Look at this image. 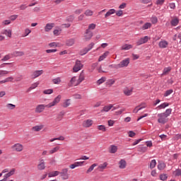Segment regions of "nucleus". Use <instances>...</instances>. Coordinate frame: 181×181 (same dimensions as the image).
Masks as SVG:
<instances>
[{"mask_svg": "<svg viewBox=\"0 0 181 181\" xmlns=\"http://www.w3.org/2000/svg\"><path fill=\"white\" fill-rule=\"evenodd\" d=\"M60 100H62V96L59 95L56 97L52 103H49L48 105H38L36 106L35 112L36 114H41L43 112L46 108H52V107H54V105H57L59 103H60Z\"/></svg>", "mask_w": 181, "mask_h": 181, "instance_id": "1", "label": "nucleus"}, {"mask_svg": "<svg viewBox=\"0 0 181 181\" xmlns=\"http://www.w3.org/2000/svg\"><path fill=\"white\" fill-rule=\"evenodd\" d=\"M94 45H95L94 42H91L90 44H89L88 45V47L81 49L80 51L81 56H84V54H87V53H88L90 52V50H91V49H93V47H94Z\"/></svg>", "mask_w": 181, "mask_h": 181, "instance_id": "2", "label": "nucleus"}, {"mask_svg": "<svg viewBox=\"0 0 181 181\" xmlns=\"http://www.w3.org/2000/svg\"><path fill=\"white\" fill-rule=\"evenodd\" d=\"M158 122L159 124H165L166 122H168V117L166 115L163 113H159L158 114Z\"/></svg>", "mask_w": 181, "mask_h": 181, "instance_id": "3", "label": "nucleus"}, {"mask_svg": "<svg viewBox=\"0 0 181 181\" xmlns=\"http://www.w3.org/2000/svg\"><path fill=\"white\" fill-rule=\"evenodd\" d=\"M128 64H129V58H127L120 62L119 64L115 66V69H122V67H128Z\"/></svg>", "mask_w": 181, "mask_h": 181, "instance_id": "4", "label": "nucleus"}, {"mask_svg": "<svg viewBox=\"0 0 181 181\" xmlns=\"http://www.w3.org/2000/svg\"><path fill=\"white\" fill-rule=\"evenodd\" d=\"M43 70H36L32 72L30 77L32 80H35V78H37V77H40L42 74H43Z\"/></svg>", "mask_w": 181, "mask_h": 181, "instance_id": "5", "label": "nucleus"}, {"mask_svg": "<svg viewBox=\"0 0 181 181\" xmlns=\"http://www.w3.org/2000/svg\"><path fill=\"white\" fill-rule=\"evenodd\" d=\"M11 149L16 152H22L23 151V145L17 143L11 146Z\"/></svg>", "mask_w": 181, "mask_h": 181, "instance_id": "6", "label": "nucleus"}, {"mask_svg": "<svg viewBox=\"0 0 181 181\" xmlns=\"http://www.w3.org/2000/svg\"><path fill=\"white\" fill-rule=\"evenodd\" d=\"M81 69H83V64H81V61L77 60L73 68L74 72L77 73V71H80Z\"/></svg>", "mask_w": 181, "mask_h": 181, "instance_id": "7", "label": "nucleus"}, {"mask_svg": "<svg viewBox=\"0 0 181 181\" xmlns=\"http://www.w3.org/2000/svg\"><path fill=\"white\" fill-rule=\"evenodd\" d=\"M59 173L63 180H67L69 179V168H63Z\"/></svg>", "mask_w": 181, "mask_h": 181, "instance_id": "8", "label": "nucleus"}, {"mask_svg": "<svg viewBox=\"0 0 181 181\" xmlns=\"http://www.w3.org/2000/svg\"><path fill=\"white\" fill-rule=\"evenodd\" d=\"M83 37L86 42H88V40H90L91 37H93V31L86 30L83 34Z\"/></svg>", "mask_w": 181, "mask_h": 181, "instance_id": "9", "label": "nucleus"}, {"mask_svg": "<svg viewBox=\"0 0 181 181\" xmlns=\"http://www.w3.org/2000/svg\"><path fill=\"white\" fill-rule=\"evenodd\" d=\"M148 40H149L148 36H145L144 37L140 38L137 42V46H141V45H144L145 43H148Z\"/></svg>", "mask_w": 181, "mask_h": 181, "instance_id": "10", "label": "nucleus"}, {"mask_svg": "<svg viewBox=\"0 0 181 181\" xmlns=\"http://www.w3.org/2000/svg\"><path fill=\"white\" fill-rule=\"evenodd\" d=\"M37 169L38 170H45V169H46L45 160L43 159L40 160V162L37 165Z\"/></svg>", "mask_w": 181, "mask_h": 181, "instance_id": "11", "label": "nucleus"}, {"mask_svg": "<svg viewBox=\"0 0 181 181\" xmlns=\"http://www.w3.org/2000/svg\"><path fill=\"white\" fill-rule=\"evenodd\" d=\"M93 124V120L88 119L84 120L82 125L83 127H84V128H90V127H92Z\"/></svg>", "mask_w": 181, "mask_h": 181, "instance_id": "12", "label": "nucleus"}, {"mask_svg": "<svg viewBox=\"0 0 181 181\" xmlns=\"http://www.w3.org/2000/svg\"><path fill=\"white\" fill-rule=\"evenodd\" d=\"M169 45V42H168V41L163 40L159 42L158 43V46L160 47V49H166V47H168Z\"/></svg>", "mask_w": 181, "mask_h": 181, "instance_id": "13", "label": "nucleus"}, {"mask_svg": "<svg viewBox=\"0 0 181 181\" xmlns=\"http://www.w3.org/2000/svg\"><path fill=\"white\" fill-rule=\"evenodd\" d=\"M1 35H5L7 37H12V30L4 29L1 32Z\"/></svg>", "mask_w": 181, "mask_h": 181, "instance_id": "14", "label": "nucleus"}, {"mask_svg": "<svg viewBox=\"0 0 181 181\" xmlns=\"http://www.w3.org/2000/svg\"><path fill=\"white\" fill-rule=\"evenodd\" d=\"M23 54H25V52H22V51H14V52H11V56L13 58L22 57V56H23Z\"/></svg>", "mask_w": 181, "mask_h": 181, "instance_id": "15", "label": "nucleus"}, {"mask_svg": "<svg viewBox=\"0 0 181 181\" xmlns=\"http://www.w3.org/2000/svg\"><path fill=\"white\" fill-rule=\"evenodd\" d=\"M54 28V23H47L45 27V32H50Z\"/></svg>", "mask_w": 181, "mask_h": 181, "instance_id": "16", "label": "nucleus"}, {"mask_svg": "<svg viewBox=\"0 0 181 181\" xmlns=\"http://www.w3.org/2000/svg\"><path fill=\"white\" fill-rule=\"evenodd\" d=\"M137 151L138 152H140V153H145V152H147L148 151V147L140 145L138 146Z\"/></svg>", "mask_w": 181, "mask_h": 181, "instance_id": "17", "label": "nucleus"}, {"mask_svg": "<svg viewBox=\"0 0 181 181\" xmlns=\"http://www.w3.org/2000/svg\"><path fill=\"white\" fill-rule=\"evenodd\" d=\"M85 78H86V74H84V71H82L78 79V84H80V83H82V81H84Z\"/></svg>", "mask_w": 181, "mask_h": 181, "instance_id": "18", "label": "nucleus"}, {"mask_svg": "<svg viewBox=\"0 0 181 181\" xmlns=\"http://www.w3.org/2000/svg\"><path fill=\"white\" fill-rule=\"evenodd\" d=\"M119 169H125V168H127V161L124 159L120 160L119 162Z\"/></svg>", "mask_w": 181, "mask_h": 181, "instance_id": "19", "label": "nucleus"}, {"mask_svg": "<svg viewBox=\"0 0 181 181\" xmlns=\"http://www.w3.org/2000/svg\"><path fill=\"white\" fill-rule=\"evenodd\" d=\"M172 71V67L168 66L163 69V73L161 76H167V74H169Z\"/></svg>", "mask_w": 181, "mask_h": 181, "instance_id": "20", "label": "nucleus"}, {"mask_svg": "<svg viewBox=\"0 0 181 181\" xmlns=\"http://www.w3.org/2000/svg\"><path fill=\"white\" fill-rule=\"evenodd\" d=\"M76 43V40L74 38H70L69 40H66V46H73Z\"/></svg>", "mask_w": 181, "mask_h": 181, "instance_id": "21", "label": "nucleus"}, {"mask_svg": "<svg viewBox=\"0 0 181 181\" xmlns=\"http://www.w3.org/2000/svg\"><path fill=\"white\" fill-rule=\"evenodd\" d=\"M114 13H115V9L112 8L110 9L105 15V18L107 19L108 18H110V16H111V15H114Z\"/></svg>", "mask_w": 181, "mask_h": 181, "instance_id": "22", "label": "nucleus"}, {"mask_svg": "<svg viewBox=\"0 0 181 181\" xmlns=\"http://www.w3.org/2000/svg\"><path fill=\"white\" fill-rule=\"evenodd\" d=\"M118 151L117 146L111 145L109 148L110 153H115Z\"/></svg>", "mask_w": 181, "mask_h": 181, "instance_id": "23", "label": "nucleus"}, {"mask_svg": "<svg viewBox=\"0 0 181 181\" xmlns=\"http://www.w3.org/2000/svg\"><path fill=\"white\" fill-rule=\"evenodd\" d=\"M113 107V105L112 104L105 106L102 110H100V112H108L111 108Z\"/></svg>", "mask_w": 181, "mask_h": 181, "instance_id": "24", "label": "nucleus"}, {"mask_svg": "<svg viewBox=\"0 0 181 181\" xmlns=\"http://www.w3.org/2000/svg\"><path fill=\"white\" fill-rule=\"evenodd\" d=\"M157 168L158 170H163V169L166 168V164L163 162H159L157 165Z\"/></svg>", "mask_w": 181, "mask_h": 181, "instance_id": "25", "label": "nucleus"}, {"mask_svg": "<svg viewBox=\"0 0 181 181\" xmlns=\"http://www.w3.org/2000/svg\"><path fill=\"white\" fill-rule=\"evenodd\" d=\"M109 54H110V52L108 51L105 52L103 55H101L99 57L98 62H103V60H104V59H106Z\"/></svg>", "mask_w": 181, "mask_h": 181, "instance_id": "26", "label": "nucleus"}, {"mask_svg": "<svg viewBox=\"0 0 181 181\" xmlns=\"http://www.w3.org/2000/svg\"><path fill=\"white\" fill-rule=\"evenodd\" d=\"M11 59H13L12 54L9 53L4 57V58L1 59V62H8V60H11Z\"/></svg>", "mask_w": 181, "mask_h": 181, "instance_id": "27", "label": "nucleus"}, {"mask_svg": "<svg viewBox=\"0 0 181 181\" xmlns=\"http://www.w3.org/2000/svg\"><path fill=\"white\" fill-rule=\"evenodd\" d=\"M107 166H108V163L105 162L103 164L99 165V166L98 167V170H100V172H103L104 169L107 168Z\"/></svg>", "mask_w": 181, "mask_h": 181, "instance_id": "28", "label": "nucleus"}, {"mask_svg": "<svg viewBox=\"0 0 181 181\" xmlns=\"http://www.w3.org/2000/svg\"><path fill=\"white\" fill-rule=\"evenodd\" d=\"M71 84H72V86H78V80L77 81V77L74 76L72 77V78L70 81Z\"/></svg>", "mask_w": 181, "mask_h": 181, "instance_id": "29", "label": "nucleus"}, {"mask_svg": "<svg viewBox=\"0 0 181 181\" xmlns=\"http://www.w3.org/2000/svg\"><path fill=\"white\" fill-rule=\"evenodd\" d=\"M123 93L125 95L129 96L132 95V89L126 88L124 89Z\"/></svg>", "mask_w": 181, "mask_h": 181, "instance_id": "30", "label": "nucleus"}, {"mask_svg": "<svg viewBox=\"0 0 181 181\" xmlns=\"http://www.w3.org/2000/svg\"><path fill=\"white\" fill-rule=\"evenodd\" d=\"M166 107H169V103H163L161 105H158L156 107V110H164V108H166Z\"/></svg>", "mask_w": 181, "mask_h": 181, "instance_id": "31", "label": "nucleus"}, {"mask_svg": "<svg viewBox=\"0 0 181 181\" xmlns=\"http://www.w3.org/2000/svg\"><path fill=\"white\" fill-rule=\"evenodd\" d=\"M70 101H71L70 99L65 100L62 104V107L64 108H67V107H69L70 104H71Z\"/></svg>", "mask_w": 181, "mask_h": 181, "instance_id": "32", "label": "nucleus"}, {"mask_svg": "<svg viewBox=\"0 0 181 181\" xmlns=\"http://www.w3.org/2000/svg\"><path fill=\"white\" fill-rule=\"evenodd\" d=\"M60 175V172L59 171H52L49 173H48L49 177H54V176H59Z\"/></svg>", "mask_w": 181, "mask_h": 181, "instance_id": "33", "label": "nucleus"}, {"mask_svg": "<svg viewBox=\"0 0 181 181\" xmlns=\"http://www.w3.org/2000/svg\"><path fill=\"white\" fill-rule=\"evenodd\" d=\"M44 128L43 125H37L33 127V131L35 132H39V131H42V129Z\"/></svg>", "mask_w": 181, "mask_h": 181, "instance_id": "34", "label": "nucleus"}, {"mask_svg": "<svg viewBox=\"0 0 181 181\" xmlns=\"http://www.w3.org/2000/svg\"><path fill=\"white\" fill-rule=\"evenodd\" d=\"M132 45L125 44L122 46V50H129V49H132Z\"/></svg>", "mask_w": 181, "mask_h": 181, "instance_id": "35", "label": "nucleus"}, {"mask_svg": "<svg viewBox=\"0 0 181 181\" xmlns=\"http://www.w3.org/2000/svg\"><path fill=\"white\" fill-rule=\"evenodd\" d=\"M65 114H66V112H64V111H61V112L58 114L57 117V119H58V121H62V119H63V117H64Z\"/></svg>", "mask_w": 181, "mask_h": 181, "instance_id": "36", "label": "nucleus"}, {"mask_svg": "<svg viewBox=\"0 0 181 181\" xmlns=\"http://www.w3.org/2000/svg\"><path fill=\"white\" fill-rule=\"evenodd\" d=\"M60 149V146H56L51 149L49 151V155H53V153H56V152H58V151Z\"/></svg>", "mask_w": 181, "mask_h": 181, "instance_id": "37", "label": "nucleus"}, {"mask_svg": "<svg viewBox=\"0 0 181 181\" xmlns=\"http://www.w3.org/2000/svg\"><path fill=\"white\" fill-rule=\"evenodd\" d=\"M152 24L151 23H146L142 27L141 29L143 30H146V29H149L150 28H151Z\"/></svg>", "mask_w": 181, "mask_h": 181, "instance_id": "38", "label": "nucleus"}, {"mask_svg": "<svg viewBox=\"0 0 181 181\" xmlns=\"http://www.w3.org/2000/svg\"><path fill=\"white\" fill-rule=\"evenodd\" d=\"M170 23L173 26H177V25L179 24V19L173 18V20H171Z\"/></svg>", "mask_w": 181, "mask_h": 181, "instance_id": "39", "label": "nucleus"}, {"mask_svg": "<svg viewBox=\"0 0 181 181\" xmlns=\"http://www.w3.org/2000/svg\"><path fill=\"white\" fill-rule=\"evenodd\" d=\"M97 129H98V131H101L102 132H105V131H107V128L104 125H98Z\"/></svg>", "mask_w": 181, "mask_h": 181, "instance_id": "40", "label": "nucleus"}, {"mask_svg": "<svg viewBox=\"0 0 181 181\" xmlns=\"http://www.w3.org/2000/svg\"><path fill=\"white\" fill-rule=\"evenodd\" d=\"M40 83L39 81H37L34 83H33L30 87L28 88L29 90H35V88H36V87H37V86H39Z\"/></svg>", "mask_w": 181, "mask_h": 181, "instance_id": "41", "label": "nucleus"}, {"mask_svg": "<svg viewBox=\"0 0 181 181\" xmlns=\"http://www.w3.org/2000/svg\"><path fill=\"white\" fill-rule=\"evenodd\" d=\"M32 33V30L29 28H26L24 31V34L22 35L23 37H26V36H29L30 33Z\"/></svg>", "mask_w": 181, "mask_h": 181, "instance_id": "42", "label": "nucleus"}, {"mask_svg": "<svg viewBox=\"0 0 181 181\" xmlns=\"http://www.w3.org/2000/svg\"><path fill=\"white\" fill-rule=\"evenodd\" d=\"M95 166H97V163H94L92 165H90L89 168L87 170L86 173H90V172H93Z\"/></svg>", "mask_w": 181, "mask_h": 181, "instance_id": "43", "label": "nucleus"}, {"mask_svg": "<svg viewBox=\"0 0 181 181\" xmlns=\"http://www.w3.org/2000/svg\"><path fill=\"white\" fill-rule=\"evenodd\" d=\"M52 83L54 84H60V83H62V79H60V77L55 78L52 79Z\"/></svg>", "mask_w": 181, "mask_h": 181, "instance_id": "44", "label": "nucleus"}, {"mask_svg": "<svg viewBox=\"0 0 181 181\" xmlns=\"http://www.w3.org/2000/svg\"><path fill=\"white\" fill-rule=\"evenodd\" d=\"M156 166V160L153 159L150 163V169H153Z\"/></svg>", "mask_w": 181, "mask_h": 181, "instance_id": "45", "label": "nucleus"}, {"mask_svg": "<svg viewBox=\"0 0 181 181\" xmlns=\"http://www.w3.org/2000/svg\"><path fill=\"white\" fill-rule=\"evenodd\" d=\"M151 22L153 23V25H155L156 23H158V17L153 16L151 18Z\"/></svg>", "mask_w": 181, "mask_h": 181, "instance_id": "46", "label": "nucleus"}, {"mask_svg": "<svg viewBox=\"0 0 181 181\" xmlns=\"http://www.w3.org/2000/svg\"><path fill=\"white\" fill-rule=\"evenodd\" d=\"M6 108H8V110H15V108L16 107V105L12 104V103H8L6 105Z\"/></svg>", "mask_w": 181, "mask_h": 181, "instance_id": "47", "label": "nucleus"}, {"mask_svg": "<svg viewBox=\"0 0 181 181\" xmlns=\"http://www.w3.org/2000/svg\"><path fill=\"white\" fill-rule=\"evenodd\" d=\"M94 13V12H93V11L91 10H86L84 13V14L86 15V16H93V14Z\"/></svg>", "mask_w": 181, "mask_h": 181, "instance_id": "48", "label": "nucleus"}, {"mask_svg": "<svg viewBox=\"0 0 181 181\" xmlns=\"http://www.w3.org/2000/svg\"><path fill=\"white\" fill-rule=\"evenodd\" d=\"M163 114H165V115L168 118V117H169V115L172 114V109H167L165 112H163Z\"/></svg>", "mask_w": 181, "mask_h": 181, "instance_id": "49", "label": "nucleus"}, {"mask_svg": "<svg viewBox=\"0 0 181 181\" xmlns=\"http://www.w3.org/2000/svg\"><path fill=\"white\" fill-rule=\"evenodd\" d=\"M106 78L105 77H102L99 80L97 81L98 86H100V84H103L105 81Z\"/></svg>", "mask_w": 181, "mask_h": 181, "instance_id": "50", "label": "nucleus"}, {"mask_svg": "<svg viewBox=\"0 0 181 181\" xmlns=\"http://www.w3.org/2000/svg\"><path fill=\"white\" fill-rule=\"evenodd\" d=\"M160 179L163 181L168 180V175L166 174H160Z\"/></svg>", "mask_w": 181, "mask_h": 181, "instance_id": "51", "label": "nucleus"}, {"mask_svg": "<svg viewBox=\"0 0 181 181\" xmlns=\"http://www.w3.org/2000/svg\"><path fill=\"white\" fill-rule=\"evenodd\" d=\"M6 74H9L8 71L0 70V77H4Z\"/></svg>", "mask_w": 181, "mask_h": 181, "instance_id": "52", "label": "nucleus"}, {"mask_svg": "<svg viewBox=\"0 0 181 181\" xmlns=\"http://www.w3.org/2000/svg\"><path fill=\"white\" fill-rule=\"evenodd\" d=\"M43 93H44V94H47V95L53 94V89H47V90H45L43 91Z\"/></svg>", "mask_w": 181, "mask_h": 181, "instance_id": "53", "label": "nucleus"}, {"mask_svg": "<svg viewBox=\"0 0 181 181\" xmlns=\"http://www.w3.org/2000/svg\"><path fill=\"white\" fill-rule=\"evenodd\" d=\"M172 93H173V90H172V89L166 90L164 94V97H168V95H170V94H172Z\"/></svg>", "mask_w": 181, "mask_h": 181, "instance_id": "54", "label": "nucleus"}, {"mask_svg": "<svg viewBox=\"0 0 181 181\" xmlns=\"http://www.w3.org/2000/svg\"><path fill=\"white\" fill-rule=\"evenodd\" d=\"M2 25L4 26H7L8 25H11V20H4L2 21Z\"/></svg>", "mask_w": 181, "mask_h": 181, "instance_id": "55", "label": "nucleus"}, {"mask_svg": "<svg viewBox=\"0 0 181 181\" xmlns=\"http://www.w3.org/2000/svg\"><path fill=\"white\" fill-rule=\"evenodd\" d=\"M175 176H181V169H176L175 171Z\"/></svg>", "mask_w": 181, "mask_h": 181, "instance_id": "56", "label": "nucleus"}, {"mask_svg": "<svg viewBox=\"0 0 181 181\" xmlns=\"http://www.w3.org/2000/svg\"><path fill=\"white\" fill-rule=\"evenodd\" d=\"M95 24L94 23H91L88 25V30H94V29H95Z\"/></svg>", "mask_w": 181, "mask_h": 181, "instance_id": "57", "label": "nucleus"}, {"mask_svg": "<svg viewBox=\"0 0 181 181\" xmlns=\"http://www.w3.org/2000/svg\"><path fill=\"white\" fill-rule=\"evenodd\" d=\"M16 169L13 168L10 172H8L7 174H8V176L11 177V176H13L15 175Z\"/></svg>", "mask_w": 181, "mask_h": 181, "instance_id": "58", "label": "nucleus"}, {"mask_svg": "<svg viewBox=\"0 0 181 181\" xmlns=\"http://www.w3.org/2000/svg\"><path fill=\"white\" fill-rule=\"evenodd\" d=\"M74 163L76 168H78V166H83L84 161L75 162Z\"/></svg>", "mask_w": 181, "mask_h": 181, "instance_id": "59", "label": "nucleus"}, {"mask_svg": "<svg viewBox=\"0 0 181 181\" xmlns=\"http://www.w3.org/2000/svg\"><path fill=\"white\" fill-rule=\"evenodd\" d=\"M10 21H16L18 19V15H12L9 17Z\"/></svg>", "mask_w": 181, "mask_h": 181, "instance_id": "60", "label": "nucleus"}, {"mask_svg": "<svg viewBox=\"0 0 181 181\" xmlns=\"http://www.w3.org/2000/svg\"><path fill=\"white\" fill-rule=\"evenodd\" d=\"M26 8H28V6H26V4H21L19 6L20 11H25V9H26Z\"/></svg>", "mask_w": 181, "mask_h": 181, "instance_id": "61", "label": "nucleus"}, {"mask_svg": "<svg viewBox=\"0 0 181 181\" xmlns=\"http://www.w3.org/2000/svg\"><path fill=\"white\" fill-rule=\"evenodd\" d=\"M6 83H9V81H13V77L12 76H9L8 78H6V79H4Z\"/></svg>", "mask_w": 181, "mask_h": 181, "instance_id": "62", "label": "nucleus"}, {"mask_svg": "<svg viewBox=\"0 0 181 181\" xmlns=\"http://www.w3.org/2000/svg\"><path fill=\"white\" fill-rule=\"evenodd\" d=\"M107 124L109 127H113L114 124H115V121L111 119L108 120Z\"/></svg>", "mask_w": 181, "mask_h": 181, "instance_id": "63", "label": "nucleus"}, {"mask_svg": "<svg viewBox=\"0 0 181 181\" xmlns=\"http://www.w3.org/2000/svg\"><path fill=\"white\" fill-rule=\"evenodd\" d=\"M135 135H136V134L133 131L129 132V136L130 138H134Z\"/></svg>", "mask_w": 181, "mask_h": 181, "instance_id": "64", "label": "nucleus"}]
</instances>
